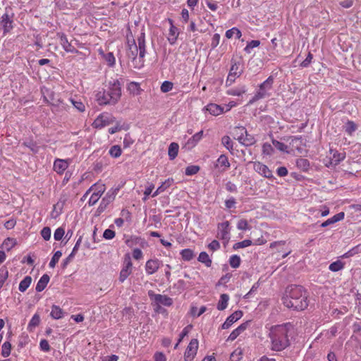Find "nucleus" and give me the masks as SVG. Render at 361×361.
<instances>
[{"mask_svg":"<svg viewBox=\"0 0 361 361\" xmlns=\"http://www.w3.org/2000/svg\"><path fill=\"white\" fill-rule=\"evenodd\" d=\"M307 297V292L302 286L292 284L286 288L282 300L283 305L288 308L301 311L308 307Z\"/></svg>","mask_w":361,"mask_h":361,"instance_id":"obj_1","label":"nucleus"},{"mask_svg":"<svg viewBox=\"0 0 361 361\" xmlns=\"http://www.w3.org/2000/svg\"><path fill=\"white\" fill-rule=\"evenodd\" d=\"M121 97V83L119 79L108 81L106 88L99 90L96 94V101L100 106L115 105Z\"/></svg>","mask_w":361,"mask_h":361,"instance_id":"obj_2","label":"nucleus"},{"mask_svg":"<svg viewBox=\"0 0 361 361\" xmlns=\"http://www.w3.org/2000/svg\"><path fill=\"white\" fill-rule=\"evenodd\" d=\"M291 331L292 325L290 323L272 326L269 333L271 350L281 351L289 346V336Z\"/></svg>","mask_w":361,"mask_h":361,"instance_id":"obj_3","label":"nucleus"},{"mask_svg":"<svg viewBox=\"0 0 361 361\" xmlns=\"http://www.w3.org/2000/svg\"><path fill=\"white\" fill-rule=\"evenodd\" d=\"M135 41L137 49L139 50V61L138 64H134V67L135 68H140L144 66V58L146 54L145 33L141 32Z\"/></svg>","mask_w":361,"mask_h":361,"instance_id":"obj_4","label":"nucleus"},{"mask_svg":"<svg viewBox=\"0 0 361 361\" xmlns=\"http://www.w3.org/2000/svg\"><path fill=\"white\" fill-rule=\"evenodd\" d=\"M119 191L118 188H111L110 190L107 192L106 195L102 198L97 211L96 215L99 216L102 212L105 211L107 208L108 205L111 203Z\"/></svg>","mask_w":361,"mask_h":361,"instance_id":"obj_5","label":"nucleus"},{"mask_svg":"<svg viewBox=\"0 0 361 361\" xmlns=\"http://www.w3.org/2000/svg\"><path fill=\"white\" fill-rule=\"evenodd\" d=\"M116 121V118L109 113H102L99 114L94 121L92 126L94 128H102L106 126L112 124Z\"/></svg>","mask_w":361,"mask_h":361,"instance_id":"obj_6","label":"nucleus"},{"mask_svg":"<svg viewBox=\"0 0 361 361\" xmlns=\"http://www.w3.org/2000/svg\"><path fill=\"white\" fill-rule=\"evenodd\" d=\"M105 190L106 187L104 184L95 183L92 185L89 188V190L92 192L88 200L89 206L94 205L98 202L102 194L104 192Z\"/></svg>","mask_w":361,"mask_h":361,"instance_id":"obj_7","label":"nucleus"},{"mask_svg":"<svg viewBox=\"0 0 361 361\" xmlns=\"http://www.w3.org/2000/svg\"><path fill=\"white\" fill-rule=\"evenodd\" d=\"M231 227L228 221L219 223L217 226V238L228 243L231 238Z\"/></svg>","mask_w":361,"mask_h":361,"instance_id":"obj_8","label":"nucleus"},{"mask_svg":"<svg viewBox=\"0 0 361 361\" xmlns=\"http://www.w3.org/2000/svg\"><path fill=\"white\" fill-rule=\"evenodd\" d=\"M274 80V77L270 75L266 80L259 85V90L256 92V93L259 94L262 99H264L270 95L268 92L272 89Z\"/></svg>","mask_w":361,"mask_h":361,"instance_id":"obj_9","label":"nucleus"},{"mask_svg":"<svg viewBox=\"0 0 361 361\" xmlns=\"http://www.w3.org/2000/svg\"><path fill=\"white\" fill-rule=\"evenodd\" d=\"M198 340L193 338L190 341L184 354L185 361H191L197 354L198 349Z\"/></svg>","mask_w":361,"mask_h":361,"instance_id":"obj_10","label":"nucleus"},{"mask_svg":"<svg viewBox=\"0 0 361 361\" xmlns=\"http://www.w3.org/2000/svg\"><path fill=\"white\" fill-rule=\"evenodd\" d=\"M254 170L259 175L267 178H274L272 171L268 168V166L260 161H255Z\"/></svg>","mask_w":361,"mask_h":361,"instance_id":"obj_11","label":"nucleus"},{"mask_svg":"<svg viewBox=\"0 0 361 361\" xmlns=\"http://www.w3.org/2000/svg\"><path fill=\"white\" fill-rule=\"evenodd\" d=\"M162 264V262L157 258L147 260L145 267L146 274L147 275H152L154 274L159 270Z\"/></svg>","mask_w":361,"mask_h":361,"instance_id":"obj_12","label":"nucleus"},{"mask_svg":"<svg viewBox=\"0 0 361 361\" xmlns=\"http://www.w3.org/2000/svg\"><path fill=\"white\" fill-rule=\"evenodd\" d=\"M132 266L133 264L130 258H128V260H126L124 262V264L119 274L118 280L120 283H123L126 280V279L131 274Z\"/></svg>","mask_w":361,"mask_h":361,"instance_id":"obj_13","label":"nucleus"},{"mask_svg":"<svg viewBox=\"0 0 361 361\" xmlns=\"http://www.w3.org/2000/svg\"><path fill=\"white\" fill-rule=\"evenodd\" d=\"M128 56L133 60L135 64H138L137 56L139 55V50L137 49L135 39H133L131 42L128 40Z\"/></svg>","mask_w":361,"mask_h":361,"instance_id":"obj_14","label":"nucleus"},{"mask_svg":"<svg viewBox=\"0 0 361 361\" xmlns=\"http://www.w3.org/2000/svg\"><path fill=\"white\" fill-rule=\"evenodd\" d=\"M243 312L241 310H237L228 316L226 321L222 324L221 329H227L231 326V325L243 317Z\"/></svg>","mask_w":361,"mask_h":361,"instance_id":"obj_15","label":"nucleus"},{"mask_svg":"<svg viewBox=\"0 0 361 361\" xmlns=\"http://www.w3.org/2000/svg\"><path fill=\"white\" fill-rule=\"evenodd\" d=\"M68 167V162L66 159H56L54 162L53 169L58 174H63Z\"/></svg>","mask_w":361,"mask_h":361,"instance_id":"obj_16","label":"nucleus"},{"mask_svg":"<svg viewBox=\"0 0 361 361\" xmlns=\"http://www.w3.org/2000/svg\"><path fill=\"white\" fill-rule=\"evenodd\" d=\"M249 321H247L244 323H242L240 326H238L236 329L232 331L230 334L229 336L227 338L228 341H234L240 334H242L249 326Z\"/></svg>","mask_w":361,"mask_h":361,"instance_id":"obj_17","label":"nucleus"},{"mask_svg":"<svg viewBox=\"0 0 361 361\" xmlns=\"http://www.w3.org/2000/svg\"><path fill=\"white\" fill-rule=\"evenodd\" d=\"M231 63L232 65L230 68L229 73L233 74L235 77H240L243 72V64L241 61L240 60L236 61L235 59H232Z\"/></svg>","mask_w":361,"mask_h":361,"instance_id":"obj_18","label":"nucleus"},{"mask_svg":"<svg viewBox=\"0 0 361 361\" xmlns=\"http://www.w3.org/2000/svg\"><path fill=\"white\" fill-rule=\"evenodd\" d=\"M205 109L212 116H219L224 112V108L221 105L210 103L205 106Z\"/></svg>","mask_w":361,"mask_h":361,"instance_id":"obj_19","label":"nucleus"},{"mask_svg":"<svg viewBox=\"0 0 361 361\" xmlns=\"http://www.w3.org/2000/svg\"><path fill=\"white\" fill-rule=\"evenodd\" d=\"M1 25L4 32H9L13 28L12 16L11 17L7 13H5L1 17Z\"/></svg>","mask_w":361,"mask_h":361,"instance_id":"obj_20","label":"nucleus"},{"mask_svg":"<svg viewBox=\"0 0 361 361\" xmlns=\"http://www.w3.org/2000/svg\"><path fill=\"white\" fill-rule=\"evenodd\" d=\"M60 44L66 52L76 53L78 51L77 49L68 42L66 35L64 34H61L60 35Z\"/></svg>","mask_w":361,"mask_h":361,"instance_id":"obj_21","label":"nucleus"},{"mask_svg":"<svg viewBox=\"0 0 361 361\" xmlns=\"http://www.w3.org/2000/svg\"><path fill=\"white\" fill-rule=\"evenodd\" d=\"M247 91V86L245 85H240L237 87L231 88L226 91L228 95L238 96L240 97L245 94Z\"/></svg>","mask_w":361,"mask_h":361,"instance_id":"obj_22","label":"nucleus"},{"mask_svg":"<svg viewBox=\"0 0 361 361\" xmlns=\"http://www.w3.org/2000/svg\"><path fill=\"white\" fill-rule=\"evenodd\" d=\"M216 162L215 167H220L221 171H226L231 166L228 159L225 154H221L217 159Z\"/></svg>","mask_w":361,"mask_h":361,"instance_id":"obj_23","label":"nucleus"},{"mask_svg":"<svg viewBox=\"0 0 361 361\" xmlns=\"http://www.w3.org/2000/svg\"><path fill=\"white\" fill-rule=\"evenodd\" d=\"M345 214L343 212H339L332 217L328 219L326 221H324L322 224V227H327L331 224H334L338 221H340L344 219Z\"/></svg>","mask_w":361,"mask_h":361,"instance_id":"obj_24","label":"nucleus"},{"mask_svg":"<svg viewBox=\"0 0 361 361\" xmlns=\"http://www.w3.org/2000/svg\"><path fill=\"white\" fill-rule=\"evenodd\" d=\"M203 136V130H200V132L195 133L192 137H190L185 144V147L188 149H192L199 142V141L202 138Z\"/></svg>","mask_w":361,"mask_h":361,"instance_id":"obj_25","label":"nucleus"},{"mask_svg":"<svg viewBox=\"0 0 361 361\" xmlns=\"http://www.w3.org/2000/svg\"><path fill=\"white\" fill-rule=\"evenodd\" d=\"M235 139L243 145L245 146H251L254 145L256 142L255 138L253 135L248 134L243 135V137H235Z\"/></svg>","mask_w":361,"mask_h":361,"instance_id":"obj_26","label":"nucleus"},{"mask_svg":"<svg viewBox=\"0 0 361 361\" xmlns=\"http://www.w3.org/2000/svg\"><path fill=\"white\" fill-rule=\"evenodd\" d=\"M155 302L166 307L173 305V299L166 295L157 294L155 295Z\"/></svg>","mask_w":361,"mask_h":361,"instance_id":"obj_27","label":"nucleus"},{"mask_svg":"<svg viewBox=\"0 0 361 361\" xmlns=\"http://www.w3.org/2000/svg\"><path fill=\"white\" fill-rule=\"evenodd\" d=\"M50 280V277L48 274H45L42 275V276L38 281L35 290L37 292H42L47 287L49 281Z\"/></svg>","mask_w":361,"mask_h":361,"instance_id":"obj_28","label":"nucleus"},{"mask_svg":"<svg viewBox=\"0 0 361 361\" xmlns=\"http://www.w3.org/2000/svg\"><path fill=\"white\" fill-rule=\"evenodd\" d=\"M41 93L42 94L44 102L47 104H49L50 100L54 99V92L45 86L41 87Z\"/></svg>","mask_w":361,"mask_h":361,"instance_id":"obj_29","label":"nucleus"},{"mask_svg":"<svg viewBox=\"0 0 361 361\" xmlns=\"http://www.w3.org/2000/svg\"><path fill=\"white\" fill-rule=\"evenodd\" d=\"M50 316L54 319H59L63 317L64 312L59 306L53 305Z\"/></svg>","mask_w":361,"mask_h":361,"instance_id":"obj_30","label":"nucleus"},{"mask_svg":"<svg viewBox=\"0 0 361 361\" xmlns=\"http://www.w3.org/2000/svg\"><path fill=\"white\" fill-rule=\"evenodd\" d=\"M229 300V295L226 293H223L220 295V299L217 303L216 308L220 310H224L228 307Z\"/></svg>","mask_w":361,"mask_h":361,"instance_id":"obj_31","label":"nucleus"},{"mask_svg":"<svg viewBox=\"0 0 361 361\" xmlns=\"http://www.w3.org/2000/svg\"><path fill=\"white\" fill-rule=\"evenodd\" d=\"M173 179H167L164 182H163L160 186H159L157 188V189L155 190V192L152 195V196L153 197L157 196L159 194L163 192L164 191H165L168 188H169L172 183H173Z\"/></svg>","mask_w":361,"mask_h":361,"instance_id":"obj_32","label":"nucleus"},{"mask_svg":"<svg viewBox=\"0 0 361 361\" xmlns=\"http://www.w3.org/2000/svg\"><path fill=\"white\" fill-rule=\"evenodd\" d=\"M296 166L304 172L309 171L310 164L308 159L304 158H299L296 160Z\"/></svg>","mask_w":361,"mask_h":361,"instance_id":"obj_33","label":"nucleus"},{"mask_svg":"<svg viewBox=\"0 0 361 361\" xmlns=\"http://www.w3.org/2000/svg\"><path fill=\"white\" fill-rule=\"evenodd\" d=\"M179 145L176 142H171L169 146L168 154L170 160H173L178 155Z\"/></svg>","mask_w":361,"mask_h":361,"instance_id":"obj_34","label":"nucleus"},{"mask_svg":"<svg viewBox=\"0 0 361 361\" xmlns=\"http://www.w3.org/2000/svg\"><path fill=\"white\" fill-rule=\"evenodd\" d=\"M168 37V41L170 44H174L176 42L178 38V28L175 27L172 23L169 28V33Z\"/></svg>","mask_w":361,"mask_h":361,"instance_id":"obj_35","label":"nucleus"},{"mask_svg":"<svg viewBox=\"0 0 361 361\" xmlns=\"http://www.w3.org/2000/svg\"><path fill=\"white\" fill-rule=\"evenodd\" d=\"M197 260L200 262L204 264L207 267H210L212 266V259L206 252H201L199 255Z\"/></svg>","mask_w":361,"mask_h":361,"instance_id":"obj_36","label":"nucleus"},{"mask_svg":"<svg viewBox=\"0 0 361 361\" xmlns=\"http://www.w3.org/2000/svg\"><path fill=\"white\" fill-rule=\"evenodd\" d=\"M180 255L184 261H190L195 257V252L192 250L186 248L180 251Z\"/></svg>","mask_w":361,"mask_h":361,"instance_id":"obj_37","label":"nucleus"},{"mask_svg":"<svg viewBox=\"0 0 361 361\" xmlns=\"http://www.w3.org/2000/svg\"><path fill=\"white\" fill-rule=\"evenodd\" d=\"M32 283V277L30 276H26L20 282L19 284L18 289L20 292L23 293L25 292L28 287L30 286Z\"/></svg>","mask_w":361,"mask_h":361,"instance_id":"obj_38","label":"nucleus"},{"mask_svg":"<svg viewBox=\"0 0 361 361\" xmlns=\"http://www.w3.org/2000/svg\"><path fill=\"white\" fill-rule=\"evenodd\" d=\"M221 144L231 153L233 151V144L231 137L228 135H224L221 137Z\"/></svg>","mask_w":361,"mask_h":361,"instance_id":"obj_39","label":"nucleus"},{"mask_svg":"<svg viewBox=\"0 0 361 361\" xmlns=\"http://www.w3.org/2000/svg\"><path fill=\"white\" fill-rule=\"evenodd\" d=\"M226 37L228 39L232 38L233 36L235 37L236 39H240L242 36L241 31L238 27H232L231 29L228 30L225 34Z\"/></svg>","mask_w":361,"mask_h":361,"instance_id":"obj_40","label":"nucleus"},{"mask_svg":"<svg viewBox=\"0 0 361 361\" xmlns=\"http://www.w3.org/2000/svg\"><path fill=\"white\" fill-rule=\"evenodd\" d=\"M100 54H102L104 60L107 63L108 66L110 67H113L116 63V59L112 52H109L107 54H104L103 51H100Z\"/></svg>","mask_w":361,"mask_h":361,"instance_id":"obj_41","label":"nucleus"},{"mask_svg":"<svg viewBox=\"0 0 361 361\" xmlns=\"http://www.w3.org/2000/svg\"><path fill=\"white\" fill-rule=\"evenodd\" d=\"M344 262H341V260H337L330 264L329 269L333 272H336L342 270L344 268Z\"/></svg>","mask_w":361,"mask_h":361,"instance_id":"obj_42","label":"nucleus"},{"mask_svg":"<svg viewBox=\"0 0 361 361\" xmlns=\"http://www.w3.org/2000/svg\"><path fill=\"white\" fill-rule=\"evenodd\" d=\"M40 322V317L37 314H35L32 319H30L27 329L29 331H32L33 329H35L36 326H37L39 324Z\"/></svg>","mask_w":361,"mask_h":361,"instance_id":"obj_43","label":"nucleus"},{"mask_svg":"<svg viewBox=\"0 0 361 361\" xmlns=\"http://www.w3.org/2000/svg\"><path fill=\"white\" fill-rule=\"evenodd\" d=\"M11 350V344L10 341L4 342L1 346V354L4 357H7L10 355Z\"/></svg>","mask_w":361,"mask_h":361,"instance_id":"obj_44","label":"nucleus"},{"mask_svg":"<svg viewBox=\"0 0 361 361\" xmlns=\"http://www.w3.org/2000/svg\"><path fill=\"white\" fill-rule=\"evenodd\" d=\"M344 130L347 134L351 135L357 130V126L353 121H348L344 126Z\"/></svg>","mask_w":361,"mask_h":361,"instance_id":"obj_45","label":"nucleus"},{"mask_svg":"<svg viewBox=\"0 0 361 361\" xmlns=\"http://www.w3.org/2000/svg\"><path fill=\"white\" fill-rule=\"evenodd\" d=\"M121 153H122L121 148L119 145H113L109 151V154L113 158L119 157L121 155Z\"/></svg>","mask_w":361,"mask_h":361,"instance_id":"obj_46","label":"nucleus"},{"mask_svg":"<svg viewBox=\"0 0 361 361\" xmlns=\"http://www.w3.org/2000/svg\"><path fill=\"white\" fill-rule=\"evenodd\" d=\"M241 259L237 255H231L229 258V264L232 268H238L240 265Z\"/></svg>","mask_w":361,"mask_h":361,"instance_id":"obj_47","label":"nucleus"},{"mask_svg":"<svg viewBox=\"0 0 361 361\" xmlns=\"http://www.w3.org/2000/svg\"><path fill=\"white\" fill-rule=\"evenodd\" d=\"M331 152L333 153L332 160L335 162V164H339L345 158V153H341L338 151H333L332 149Z\"/></svg>","mask_w":361,"mask_h":361,"instance_id":"obj_48","label":"nucleus"},{"mask_svg":"<svg viewBox=\"0 0 361 361\" xmlns=\"http://www.w3.org/2000/svg\"><path fill=\"white\" fill-rule=\"evenodd\" d=\"M260 44L259 40H251L248 42L246 47L244 48V51L247 54H250L252 49L259 47Z\"/></svg>","mask_w":361,"mask_h":361,"instance_id":"obj_49","label":"nucleus"},{"mask_svg":"<svg viewBox=\"0 0 361 361\" xmlns=\"http://www.w3.org/2000/svg\"><path fill=\"white\" fill-rule=\"evenodd\" d=\"M23 145L29 148L33 153H37L39 152V147L37 146V143L32 140L25 141L23 143Z\"/></svg>","mask_w":361,"mask_h":361,"instance_id":"obj_50","label":"nucleus"},{"mask_svg":"<svg viewBox=\"0 0 361 361\" xmlns=\"http://www.w3.org/2000/svg\"><path fill=\"white\" fill-rule=\"evenodd\" d=\"M272 144L274 147L282 152H288V146L284 143L279 142L275 139L271 140Z\"/></svg>","mask_w":361,"mask_h":361,"instance_id":"obj_51","label":"nucleus"},{"mask_svg":"<svg viewBox=\"0 0 361 361\" xmlns=\"http://www.w3.org/2000/svg\"><path fill=\"white\" fill-rule=\"evenodd\" d=\"M62 255V252L60 250L56 251L52 256L51 261L49 262V267L50 268H54L56 263L59 262L60 257Z\"/></svg>","mask_w":361,"mask_h":361,"instance_id":"obj_52","label":"nucleus"},{"mask_svg":"<svg viewBox=\"0 0 361 361\" xmlns=\"http://www.w3.org/2000/svg\"><path fill=\"white\" fill-rule=\"evenodd\" d=\"M252 244V240L246 239L243 241L238 242V243H235L233 246V248L234 250H238L240 248L247 247L248 246H250Z\"/></svg>","mask_w":361,"mask_h":361,"instance_id":"obj_53","label":"nucleus"},{"mask_svg":"<svg viewBox=\"0 0 361 361\" xmlns=\"http://www.w3.org/2000/svg\"><path fill=\"white\" fill-rule=\"evenodd\" d=\"M200 168L197 165H190L186 167L185 173L186 176H193L198 173Z\"/></svg>","mask_w":361,"mask_h":361,"instance_id":"obj_54","label":"nucleus"},{"mask_svg":"<svg viewBox=\"0 0 361 361\" xmlns=\"http://www.w3.org/2000/svg\"><path fill=\"white\" fill-rule=\"evenodd\" d=\"M71 102L74 107L78 109L80 112H83L85 110V104L80 100H75V99L71 98Z\"/></svg>","mask_w":361,"mask_h":361,"instance_id":"obj_55","label":"nucleus"},{"mask_svg":"<svg viewBox=\"0 0 361 361\" xmlns=\"http://www.w3.org/2000/svg\"><path fill=\"white\" fill-rule=\"evenodd\" d=\"M224 204L225 207L227 209H235L237 202L235 198L231 196L228 199L225 200Z\"/></svg>","mask_w":361,"mask_h":361,"instance_id":"obj_56","label":"nucleus"},{"mask_svg":"<svg viewBox=\"0 0 361 361\" xmlns=\"http://www.w3.org/2000/svg\"><path fill=\"white\" fill-rule=\"evenodd\" d=\"M274 153V147L268 142H265L262 145V154L264 155H271Z\"/></svg>","mask_w":361,"mask_h":361,"instance_id":"obj_57","label":"nucleus"},{"mask_svg":"<svg viewBox=\"0 0 361 361\" xmlns=\"http://www.w3.org/2000/svg\"><path fill=\"white\" fill-rule=\"evenodd\" d=\"M237 228L240 231L250 230V227L248 225V222L246 219H240L237 224Z\"/></svg>","mask_w":361,"mask_h":361,"instance_id":"obj_58","label":"nucleus"},{"mask_svg":"<svg viewBox=\"0 0 361 361\" xmlns=\"http://www.w3.org/2000/svg\"><path fill=\"white\" fill-rule=\"evenodd\" d=\"M173 86V85L171 82L166 80L161 85V91L166 93L172 90Z\"/></svg>","mask_w":361,"mask_h":361,"instance_id":"obj_59","label":"nucleus"},{"mask_svg":"<svg viewBox=\"0 0 361 361\" xmlns=\"http://www.w3.org/2000/svg\"><path fill=\"white\" fill-rule=\"evenodd\" d=\"M65 234V230L62 227H59L54 231V238L55 240H60L62 239Z\"/></svg>","mask_w":361,"mask_h":361,"instance_id":"obj_60","label":"nucleus"},{"mask_svg":"<svg viewBox=\"0 0 361 361\" xmlns=\"http://www.w3.org/2000/svg\"><path fill=\"white\" fill-rule=\"evenodd\" d=\"M234 133L236 137H243V135L247 134V131L243 126H237L235 128Z\"/></svg>","mask_w":361,"mask_h":361,"instance_id":"obj_61","label":"nucleus"},{"mask_svg":"<svg viewBox=\"0 0 361 361\" xmlns=\"http://www.w3.org/2000/svg\"><path fill=\"white\" fill-rule=\"evenodd\" d=\"M8 277V271L6 267H2L0 269V281L4 282Z\"/></svg>","mask_w":361,"mask_h":361,"instance_id":"obj_62","label":"nucleus"},{"mask_svg":"<svg viewBox=\"0 0 361 361\" xmlns=\"http://www.w3.org/2000/svg\"><path fill=\"white\" fill-rule=\"evenodd\" d=\"M51 232L49 227H44L41 231V235L45 240H49L51 238Z\"/></svg>","mask_w":361,"mask_h":361,"instance_id":"obj_63","label":"nucleus"},{"mask_svg":"<svg viewBox=\"0 0 361 361\" xmlns=\"http://www.w3.org/2000/svg\"><path fill=\"white\" fill-rule=\"evenodd\" d=\"M313 59V55L309 52L306 59L300 63V66L302 68H307L309 66L312 60Z\"/></svg>","mask_w":361,"mask_h":361,"instance_id":"obj_64","label":"nucleus"}]
</instances>
